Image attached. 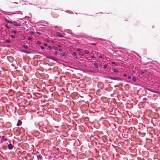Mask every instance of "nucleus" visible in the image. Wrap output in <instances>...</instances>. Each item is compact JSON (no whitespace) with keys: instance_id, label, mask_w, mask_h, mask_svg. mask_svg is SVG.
<instances>
[{"instance_id":"nucleus-1","label":"nucleus","mask_w":160,"mask_h":160,"mask_svg":"<svg viewBox=\"0 0 160 160\" xmlns=\"http://www.w3.org/2000/svg\"><path fill=\"white\" fill-rule=\"evenodd\" d=\"M133 77L132 78V80L133 82H135L137 80V74L136 73L135 75H133Z\"/></svg>"},{"instance_id":"nucleus-2","label":"nucleus","mask_w":160,"mask_h":160,"mask_svg":"<svg viewBox=\"0 0 160 160\" xmlns=\"http://www.w3.org/2000/svg\"><path fill=\"white\" fill-rule=\"evenodd\" d=\"M108 78H110V79L113 80H120L121 79V78H117V77L112 78V77H109Z\"/></svg>"},{"instance_id":"nucleus-3","label":"nucleus","mask_w":160,"mask_h":160,"mask_svg":"<svg viewBox=\"0 0 160 160\" xmlns=\"http://www.w3.org/2000/svg\"><path fill=\"white\" fill-rule=\"evenodd\" d=\"M12 24H13L14 26H20L21 25L19 24L17 22L15 21H13Z\"/></svg>"},{"instance_id":"nucleus-4","label":"nucleus","mask_w":160,"mask_h":160,"mask_svg":"<svg viewBox=\"0 0 160 160\" xmlns=\"http://www.w3.org/2000/svg\"><path fill=\"white\" fill-rule=\"evenodd\" d=\"M56 35L57 36H58L60 38H62L64 37L59 32H57L56 33Z\"/></svg>"},{"instance_id":"nucleus-5","label":"nucleus","mask_w":160,"mask_h":160,"mask_svg":"<svg viewBox=\"0 0 160 160\" xmlns=\"http://www.w3.org/2000/svg\"><path fill=\"white\" fill-rule=\"evenodd\" d=\"M13 146L12 145L11 143H10L8 145V148L9 149H10V150L12 149L13 148Z\"/></svg>"},{"instance_id":"nucleus-6","label":"nucleus","mask_w":160,"mask_h":160,"mask_svg":"<svg viewBox=\"0 0 160 160\" xmlns=\"http://www.w3.org/2000/svg\"><path fill=\"white\" fill-rule=\"evenodd\" d=\"M22 121L21 120H18L17 125V126H19L21 125L22 124Z\"/></svg>"},{"instance_id":"nucleus-7","label":"nucleus","mask_w":160,"mask_h":160,"mask_svg":"<svg viewBox=\"0 0 160 160\" xmlns=\"http://www.w3.org/2000/svg\"><path fill=\"white\" fill-rule=\"evenodd\" d=\"M5 21L7 23H10V24H12V22H13V21H10L9 20H8L7 19H5Z\"/></svg>"},{"instance_id":"nucleus-8","label":"nucleus","mask_w":160,"mask_h":160,"mask_svg":"<svg viewBox=\"0 0 160 160\" xmlns=\"http://www.w3.org/2000/svg\"><path fill=\"white\" fill-rule=\"evenodd\" d=\"M48 58L52 60H54L55 58L52 56H48Z\"/></svg>"},{"instance_id":"nucleus-9","label":"nucleus","mask_w":160,"mask_h":160,"mask_svg":"<svg viewBox=\"0 0 160 160\" xmlns=\"http://www.w3.org/2000/svg\"><path fill=\"white\" fill-rule=\"evenodd\" d=\"M38 159H40V160H41L42 159V157L41 155H39L38 156Z\"/></svg>"},{"instance_id":"nucleus-10","label":"nucleus","mask_w":160,"mask_h":160,"mask_svg":"<svg viewBox=\"0 0 160 160\" xmlns=\"http://www.w3.org/2000/svg\"><path fill=\"white\" fill-rule=\"evenodd\" d=\"M148 71L147 70H143L141 71V73L142 74H144V73L146 74L147 72Z\"/></svg>"},{"instance_id":"nucleus-11","label":"nucleus","mask_w":160,"mask_h":160,"mask_svg":"<svg viewBox=\"0 0 160 160\" xmlns=\"http://www.w3.org/2000/svg\"><path fill=\"white\" fill-rule=\"evenodd\" d=\"M138 71L137 69H136V68H133L132 69V72H135V73H137L136 72H137ZM136 73H135L136 74Z\"/></svg>"},{"instance_id":"nucleus-12","label":"nucleus","mask_w":160,"mask_h":160,"mask_svg":"<svg viewBox=\"0 0 160 160\" xmlns=\"http://www.w3.org/2000/svg\"><path fill=\"white\" fill-rule=\"evenodd\" d=\"M23 47L25 49H28V45L26 44L24 45H23Z\"/></svg>"},{"instance_id":"nucleus-13","label":"nucleus","mask_w":160,"mask_h":160,"mask_svg":"<svg viewBox=\"0 0 160 160\" xmlns=\"http://www.w3.org/2000/svg\"><path fill=\"white\" fill-rule=\"evenodd\" d=\"M94 66L96 68H98V64L97 63H94Z\"/></svg>"},{"instance_id":"nucleus-14","label":"nucleus","mask_w":160,"mask_h":160,"mask_svg":"<svg viewBox=\"0 0 160 160\" xmlns=\"http://www.w3.org/2000/svg\"><path fill=\"white\" fill-rule=\"evenodd\" d=\"M131 151L132 150H133L135 152L136 151V150L135 149V148L133 147H132L130 149Z\"/></svg>"},{"instance_id":"nucleus-15","label":"nucleus","mask_w":160,"mask_h":160,"mask_svg":"<svg viewBox=\"0 0 160 160\" xmlns=\"http://www.w3.org/2000/svg\"><path fill=\"white\" fill-rule=\"evenodd\" d=\"M22 52H25V53H30V52H29V51H26V50H23Z\"/></svg>"},{"instance_id":"nucleus-16","label":"nucleus","mask_w":160,"mask_h":160,"mask_svg":"<svg viewBox=\"0 0 160 160\" xmlns=\"http://www.w3.org/2000/svg\"><path fill=\"white\" fill-rule=\"evenodd\" d=\"M62 56H64L65 57H66L67 55V53L65 52H63L62 53Z\"/></svg>"},{"instance_id":"nucleus-17","label":"nucleus","mask_w":160,"mask_h":160,"mask_svg":"<svg viewBox=\"0 0 160 160\" xmlns=\"http://www.w3.org/2000/svg\"><path fill=\"white\" fill-rule=\"evenodd\" d=\"M84 52H85V53L86 54H88L89 53V52L87 50H85Z\"/></svg>"},{"instance_id":"nucleus-18","label":"nucleus","mask_w":160,"mask_h":160,"mask_svg":"<svg viewBox=\"0 0 160 160\" xmlns=\"http://www.w3.org/2000/svg\"><path fill=\"white\" fill-rule=\"evenodd\" d=\"M6 43H10V40H7L6 41Z\"/></svg>"},{"instance_id":"nucleus-19","label":"nucleus","mask_w":160,"mask_h":160,"mask_svg":"<svg viewBox=\"0 0 160 160\" xmlns=\"http://www.w3.org/2000/svg\"><path fill=\"white\" fill-rule=\"evenodd\" d=\"M79 54L81 56H83L84 55L83 53L82 52H79Z\"/></svg>"},{"instance_id":"nucleus-20","label":"nucleus","mask_w":160,"mask_h":160,"mask_svg":"<svg viewBox=\"0 0 160 160\" xmlns=\"http://www.w3.org/2000/svg\"><path fill=\"white\" fill-rule=\"evenodd\" d=\"M53 49L55 50H57L58 49V48L55 47H53Z\"/></svg>"},{"instance_id":"nucleus-21","label":"nucleus","mask_w":160,"mask_h":160,"mask_svg":"<svg viewBox=\"0 0 160 160\" xmlns=\"http://www.w3.org/2000/svg\"><path fill=\"white\" fill-rule=\"evenodd\" d=\"M118 70L117 69H114V71L115 72H118Z\"/></svg>"},{"instance_id":"nucleus-22","label":"nucleus","mask_w":160,"mask_h":160,"mask_svg":"<svg viewBox=\"0 0 160 160\" xmlns=\"http://www.w3.org/2000/svg\"><path fill=\"white\" fill-rule=\"evenodd\" d=\"M11 37L12 38H15V36L13 35H11Z\"/></svg>"},{"instance_id":"nucleus-23","label":"nucleus","mask_w":160,"mask_h":160,"mask_svg":"<svg viewBox=\"0 0 160 160\" xmlns=\"http://www.w3.org/2000/svg\"><path fill=\"white\" fill-rule=\"evenodd\" d=\"M28 39L29 40H32V38L29 37L28 38Z\"/></svg>"},{"instance_id":"nucleus-24","label":"nucleus","mask_w":160,"mask_h":160,"mask_svg":"<svg viewBox=\"0 0 160 160\" xmlns=\"http://www.w3.org/2000/svg\"><path fill=\"white\" fill-rule=\"evenodd\" d=\"M12 32L14 33H16L17 32V31L15 30H12Z\"/></svg>"},{"instance_id":"nucleus-25","label":"nucleus","mask_w":160,"mask_h":160,"mask_svg":"<svg viewBox=\"0 0 160 160\" xmlns=\"http://www.w3.org/2000/svg\"><path fill=\"white\" fill-rule=\"evenodd\" d=\"M91 45L93 46H95L96 45V44L95 43H92L91 44Z\"/></svg>"},{"instance_id":"nucleus-26","label":"nucleus","mask_w":160,"mask_h":160,"mask_svg":"<svg viewBox=\"0 0 160 160\" xmlns=\"http://www.w3.org/2000/svg\"><path fill=\"white\" fill-rule=\"evenodd\" d=\"M76 54V53L75 52H73L72 53V55H73L75 56Z\"/></svg>"},{"instance_id":"nucleus-27","label":"nucleus","mask_w":160,"mask_h":160,"mask_svg":"<svg viewBox=\"0 0 160 160\" xmlns=\"http://www.w3.org/2000/svg\"><path fill=\"white\" fill-rule=\"evenodd\" d=\"M77 50L78 51H80L81 50V49L80 48H78L77 49Z\"/></svg>"},{"instance_id":"nucleus-28","label":"nucleus","mask_w":160,"mask_h":160,"mask_svg":"<svg viewBox=\"0 0 160 160\" xmlns=\"http://www.w3.org/2000/svg\"><path fill=\"white\" fill-rule=\"evenodd\" d=\"M37 44H41V42L40 41L37 42Z\"/></svg>"},{"instance_id":"nucleus-29","label":"nucleus","mask_w":160,"mask_h":160,"mask_svg":"<svg viewBox=\"0 0 160 160\" xmlns=\"http://www.w3.org/2000/svg\"><path fill=\"white\" fill-rule=\"evenodd\" d=\"M48 48L49 49H52V47L51 46H49L48 47Z\"/></svg>"},{"instance_id":"nucleus-30","label":"nucleus","mask_w":160,"mask_h":160,"mask_svg":"<svg viewBox=\"0 0 160 160\" xmlns=\"http://www.w3.org/2000/svg\"><path fill=\"white\" fill-rule=\"evenodd\" d=\"M30 33L31 34H34V32L32 31H31Z\"/></svg>"},{"instance_id":"nucleus-31","label":"nucleus","mask_w":160,"mask_h":160,"mask_svg":"<svg viewBox=\"0 0 160 160\" xmlns=\"http://www.w3.org/2000/svg\"><path fill=\"white\" fill-rule=\"evenodd\" d=\"M47 45H48V44H47V43H44V46H47Z\"/></svg>"},{"instance_id":"nucleus-32","label":"nucleus","mask_w":160,"mask_h":160,"mask_svg":"<svg viewBox=\"0 0 160 160\" xmlns=\"http://www.w3.org/2000/svg\"><path fill=\"white\" fill-rule=\"evenodd\" d=\"M127 76V74H123V76Z\"/></svg>"},{"instance_id":"nucleus-33","label":"nucleus","mask_w":160,"mask_h":160,"mask_svg":"<svg viewBox=\"0 0 160 160\" xmlns=\"http://www.w3.org/2000/svg\"><path fill=\"white\" fill-rule=\"evenodd\" d=\"M7 140V139L6 138H4L3 139V140L5 141H6Z\"/></svg>"},{"instance_id":"nucleus-34","label":"nucleus","mask_w":160,"mask_h":160,"mask_svg":"<svg viewBox=\"0 0 160 160\" xmlns=\"http://www.w3.org/2000/svg\"><path fill=\"white\" fill-rule=\"evenodd\" d=\"M128 78L130 79V75H129L128 77Z\"/></svg>"},{"instance_id":"nucleus-35","label":"nucleus","mask_w":160,"mask_h":160,"mask_svg":"<svg viewBox=\"0 0 160 160\" xmlns=\"http://www.w3.org/2000/svg\"><path fill=\"white\" fill-rule=\"evenodd\" d=\"M104 68H107V66L106 65H105L104 66Z\"/></svg>"},{"instance_id":"nucleus-36","label":"nucleus","mask_w":160,"mask_h":160,"mask_svg":"<svg viewBox=\"0 0 160 160\" xmlns=\"http://www.w3.org/2000/svg\"><path fill=\"white\" fill-rule=\"evenodd\" d=\"M6 27L8 28H9V27L7 25H6Z\"/></svg>"},{"instance_id":"nucleus-37","label":"nucleus","mask_w":160,"mask_h":160,"mask_svg":"<svg viewBox=\"0 0 160 160\" xmlns=\"http://www.w3.org/2000/svg\"><path fill=\"white\" fill-rule=\"evenodd\" d=\"M58 46L59 47H61V46H60V45H58Z\"/></svg>"},{"instance_id":"nucleus-38","label":"nucleus","mask_w":160,"mask_h":160,"mask_svg":"<svg viewBox=\"0 0 160 160\" xmlns=\"http://www.w3.org/2000/svg\"><path fill=\"white\" fill-rule=\"evenodd\" d=\"M59 51H62V50L61 49H59Z\"/></svg>"},{"instance_id":"nucleus-39","label":"nucleus","mask_w":160,"mask_h":160,"mask_svg":"<svg viewBox=\"0 0 160 160\" xmlns=\"http://www.w3.org/2000/svg\"><path fill=\"white\" fill-rule=\"evenodd\" d=\"M102 56H99V58H102Z\"/></svg>"},{"instance_id":"nucleus-40","label":"nucleus","mask_w":160,"mask_h":160,"mask_svg":"<svg viewBox=\"0 0 160 160\" xmlns=\"http://www.w3.org/2000/svg\"><path fill=\"white\" fill-rule=\"evenodd\" d=\"M92 58H94V57H92Z\"/></svg>"}]
</instances>
